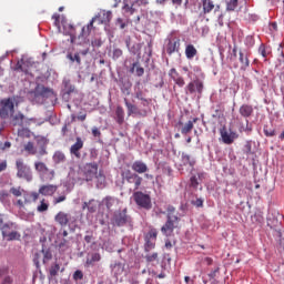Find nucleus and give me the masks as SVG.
Listing matches in <instances>:
<instances>
[{
    "label": "nucleus",
    "mask_w": 284,
    "mask_h": 284,
    "mask_svg": "<svg viewBox=\"0 0 284 284\" xmlns=\"http://www.w3.org/2000/svg\"><path fill=\"white\" fill-rule=\"evenodd\" d=\"M181 222V217H179V212L176 211V207L169 205L166 207V222L161 227L162 234L164 236H170L174 233V230L179 227V223Z\"/></svg>",
    "instance_id": "f257e3e1"
},
{
    "label": "nucleus",
    "mask_w": 284,
    "mask_h": 284,
    "mask_svg": "<svg viewBox=\"0 0 284 284\" xmlns=\"http://www.w3.org/2000/svg\"><path fill=\"white\" fill-rule=\"evenodd\" d=\"M121 179L122 183L128 185H133V190H139L143 184V178L138 173L132 172L130 169H122L121 170Z\"/></svg>",
    "instance_id": "f03ea898"
},
{
    "label": "nucleus",
    "mask_w": 284,
    "mask_h": 284,
    "mask_svg": "<svg viewBox=\"0 0 284 284\" xmlns=\"http://www.w3.org/2000/svg\"><path fill=\"white\" fill-rule=\"evenodd\" d=\"M3 239L6 241H21V233H19V225L14 222L4 223L0 227Z\"/></svg>",
    "instance_id": "7ed1b4c3"
},
{
    "label": "nucleus",
    "mask_w": 284,
    "mask_h": 284,
    "mask_svg": "<svg viewBox=\"0 0 284 284\" xmlns=\"http://www.w3.org/2000/svg\"><path fill=\"white\" fill-rule=\"evenodd\" d=\"M9 119L10 124L13 125V128H30L32 123H37V119L26 118L21 111H18L17 113L13 112Z\"/></svg>",
    "instance_id": "20e7f679"
},
{
    "label": "nucleus",
    "mask_w": 284,
    "mask_h": 284,
    "mask_svg": "<svg viewBox=\"0 0 284 284\" xmlns=\"http://www.w3.org/2000/svg\"><path fill=\"white\" fill-rule=\"evenodd\" d=\"M128 223H132V217L128 214V209L113 212L111 224L115 227H125Z\"/></svg>",
    "instance_id": "39448f33"
},
{
    "label": "nucleus",
    "mask_w": 284,
    "mask_h": 284,
    "mask_svg": "<svg viewBox=\"0 0 284 284\" xmlns=\"http://www.w3.org/2000/svg\"><path fill=\"white\" fill-rule=\"evenodd\" d=\"M16 170L18 179H23L28 183L32 181V169L28 164H26L23 159H18L16 161Z\"/></svg>",
    "instance_id": "423d86ee"
},
{
    "label": "nucleus",
    "mask_w": 284,
    "mask_h": 284,
    "mask_svg": "<svg viewBox=\"0 0 284 284\" xmlns=\"http://www.w3.org/2000/svg\"><path fill=\"white\" fill-rule=\"evenodd\" d=\"M133 201L139 207H142V210H152V197L150 194L136 191L133 193Z\"/></svg>",
    "instance_id": "0eeeda50"
},
{
    "label": "nucleus",
    "mask_w": 284,
    "mask_h": 284,
    "mask_svg": "<svg viewBox=\"0 0 284 284\" xmlns=\"http://www.w3.org/2000/svg\"><path fill=\"white\" fill-rule=\"evenodd\" d=\"M14 114V102L12 99L7 98L0 101V119H10Z\"/></svg>",
    "instance_id": "6e6552de"
},
{
    "label": "nucleus",
    "mask_w": 284,
    "mask_h": 284,
    "mask_svg": "<svg viewBox=\"0 0 284 284\" xmlns=\"http://www.w3.org/2000/svg\"><path fill=\"white\" fill-rule=\"evenodd\" d=\"M220 135L221 139L223 141V143H225V145H232V143H234V141L236 139H239V133H236V131H227V126L224 125L220 129Z\"/></svg>",
    "instance_id": "1a4fd4ad"
},
{
    "label": "nucleus",
    "mask_w": 284,
    "mask_h": 284,
    "mask_svg": "<svg viewBox=\"0 0 284 284\" xmlns=\"http://www.w3.org/2000/svg\"><path fill=\"white\" fill-rule=\"evenodd\" d=\"M156 236H159V232L156 229H151L144 236L145 245L144 250L145 252H150L151 250H154L156 247Z\"/></svg>",
    "instance_id": "9d476101"
},
{
    "label": "nucleus",
    "mask_w": 284,
    "mask_h": 284,
    "mask_svg": "<svg viewBox=\"0 0 284 284\" xmlns=\"http://www.w3.org/2000/svg\"><path fill=\"white\" fill-rule=\"evenodd\" d=\"M85 181H92L99 174V164L97 162L87 163L82 169Z\"/></svg>",
    "instance_id": "9b49d317"
},
{
    "label": "nucleus",
    "mask_w": 284,
    "mask_h": 284,
    "mask_svg": "<svg viewBox=\"0 0 284 284\" xmlns=\"http://www.w3.org/2000/svg\"><path fill=\"white\" fill-rule=\"evenodd\" d=\"M34 170L38 172V174L44 175L49 173V181H52L54 179V170L48 169V165L44 162H34Z\"/></svg>",
    "instance_id": "f8f14e48"
},
{
    "label": "nucleus",
    "mask_w": 284,
    "mask_h": 284,
    "mask_svg": "<svg viewBox=\"0 0 284 284\" xmlns=\"http://www.w3.org/2000/svg\"><path fill=\"white\" fill-rule=\"evenodd\" d=\"M83 139L77 138L75 143L71 145L70 148V154L71 156H75V159H81V150H83Z\"/></svg>",
    "instance_id": "ddd939ff"
},
{
    "label": "nucleus",
    "mask_w": 284,
    "mask_h": 284,
    "mask_svg": "<svg viewBox=\"0 0 284 284\" xmlns=\"http://www.w3.org/2000/svg\"><path fill=\"white\" fill-rule=\"evenodd\" d=\"M179 50H181V39L173 38V39L169 40V42L166 44V53L169 55H172V54H174V52H179Z\"/></svg>",
    "instance_id": "4468645a"
},
{
    "label": "nucleus",
    "mask_w": 284,
    "mask_h": 284,
    "mask_svg": "<svg viewBox=\"0 0 284 284\" xmlns=\"http://www.w3.org/2000/svg\"><path fill=\"white\" fill-rule=\"evenodd\" d=\"M131 169L134 174H145L150 169L148 164L141 160H136L132 163Z\"/></svg>",
    "instance_id": "2eb2a0df"
},
{
    "label": "nucleus",
    "mask_w": 284,
    "mask_h": 284,
    "mask_svg": "<svg viewBox=\"0 0 284 284\" xmlns=\"http://www.w3.org/2000/svg\"><path fill=\"white\" fill-rule=\"evenodd\" d=\"M186 90L190 92V94H194V92L202 94L203 93V81L196 79V80L190 82L186 85Z\"/></svg>",
    "instance_id": "dca6fc26"
},
{
    "label": "nucleus",
    "mask_w": 284,
    "mask_h": 284,
    "mask_svg": "<svg viewBox=\"0 0 284 284\" xmlns=\"http://www.w3.org/2000/svg\"><path fill=\"white\" fill-rule=\"evenodd\" d=\"M57 190H59V186L54 184H44L39 187V194H42V196H53Z\"/></svg>",
    "instance_id": "f3484780"
},
{
    "label": "nucleus",
    "mask_w": 284,
    "mask_h": 284,
    "mask_svg": "<svg viewBox=\"0 0 284 284\" xmlns=\"http://www.w3.org/2000/svg\"><path fill=\"white\" fill-rule=\"evenodd\" d=\"M169 77L174 81L175 85H179V88H183V85H185V79L181 77V74L179 73V71H176L175 68H172L169 71Z\"/></svg>",
    "instance_id": "a211bd4d"
},
{
    "label": "nucleus",
    "mask_w": 284,
    "mask_h": 284,
    "mask_svg": "<svg viewBox=\"0 0 284 284\" xmlns=\"http://www.w3.org/2000/svg\"><path fill=\"white\" fill-rule=\"evenodd\" d=\"M93 19H97L98 23L108 26L110 21H112V11H103L102 13L97 14L93 17Z\"/></svg>",
    "instance_id": "6ab92c4d"
},
{
    "label": "nucleus",
    "mask_w": 284,
    "mask_h": 284,
    "mask_svg": "<svg viewBox=\"0 0 284 284\" xmlns=\"http://www.w3.org/2000/svg\"><path fill=\"white\" fill-rule=\"evenodd\" d=\"M54 221L55 223H58L59 225H61V227H65V225H68V223H70V214L60 211L55 216H54Z\"/></svg>",
    "instance_id": "aec40b11"
},
{
    "label": "nucleus",
    "mask_w": 284,
    "mask_h": 284,
    "mask_svg": "<svg viewBox=\"0 0 284 284\" xmlns=\"http://www.w3.org/2000/svg\"><path fill=\"white\" fill-rule=\"evenodd\" d=\"M199 121V118H194L193 120L187 121L186 123L183 124V122H179V125H182L181 128V134L186 135L194 130V123Z\"/></svg>",
    "instance_id": "412c9836"
},
{
    "label": "nucleus",
    "mask_w": 284,
    "mask_h": 284,
    "mask_svg": "<svg viewBox=\"0 0 284 284\" xmlns=\"http://www.w3.org/2000/svg\"><path fill=\"white\" fill-rule=\"evenodd\" d=\"M94 23H97V18H92L90 23L82 28L79 39H88L89 34H91L94 29Z\"/></svg>",
    "instance_id": "4be33fe9"
},
{
    "label": "nucleus",
    "mask_w": 284,
    "mask_h": 284,
    "mask_svg": "<svg viewBox=\"0 0 284 284\" xmlns=\"http://www.w3.org/2000/svg\"><path fill=\"white\" fill-rule=\"evenodd\" d=\"M36 94H38V97H43L44 99H48L49 97H52L53 91L50 88H47L42 84H38L36 87Z\"/></svg>",
    "instance_id": "5701e85b"
},
{
    "label": "nucleus",
    "mask_w": 284,
    "mask_h": 284,
    "mask_svg": "<svg viewBox=\"0 0 284 284\" xmlns=\"http://www.w3.org/2000/svg\"><path fill=\"white\" fill-rule=\"evenodd\" d=\"M101 261V253H89L87 256L85 265L87 267H94L95 263H99Z\"/></svg>",
    "instance_id": "b1692460"
},
{
    "label": "nucleus",
    "mask_w": 284,
    "mask_h": 284,
    "mask_svg": "<svg viewBox=\"0 0 284 284\" xmlns=\"http://www.w3.org/2000/svg\"><path fill=\"white\" fill-rule=\"evenodd\" d=\"M239 61L241 63V70L245 71L250 68V55L247 53L240 51Z\"/></svg>",
    "instance_id": "393cba45"
},
{
    "label": "nucleus",
    "mask_w": 284,
    "mask_h": 284,
    "mask_svg": "<svg viewBox=\"0 0 284 284\" xmlns=\"http://www.w3.org/2000/svg\"><path fill=\"white\" fill-rule=\"evenodd\" d=\"M115 121L119 123V125H123L125 121V111L123 110V106L118 105L115 109Z\"/></svg>",
    "instance_id": "a878e982"
},
{
    "label": "nucleus",
    "mask_w": 284,
    "mask_h": 284,
    "mask_svg": "<svg viewBox=\"0 0 284 284\" xmlns=\"http://www.w3.org/2000/svg\"><path fill=\"white\" fill-rule=\"evenodd\" d=\"M124 105L128 109V116H132V114H139V108L132 104L128 98H124Z\"/></svg>",
    "instance_id": "bb28decb"
},
{
    "label": "nucleus",
    "mask_w": 284,
    "mask_h": 284,
    "mask_svg": "<svg viewBox=\"0 0 284 284\" xmlns=\"http://www.w3.org/2000/svg\"><path fill=\"white\" fill-rule=\"evenodd\" d=\"M254 112V109L250 104H243L240 108V114L244 116L245 119L252 116V113Z\"/></svg>",
    "instance_id": "cd10ccee"
},
{
    "label": "nucleus",
    "mask_w": 284,
    "mask_h": 284,
    "mask_svg": "<svg viewBox=\"0 0 284 284\" xmlns=\"http://www.w3.org/2000/svg\"><path fill=\"white\" fill-rule=\"evenodd\" d=\"M131 74H136V77H143L145 74V69L139 64V62H134L130 69Z\"/></svg>",
    "instance_id": "c85d7f7f"
},
{
    "label": "nucleus",
    "mask_w": 284,
    "mask_h": 284,
    "mask_svg": "<svg viewBox=\"0 0 284 284\" xmlns=\"http://www.w3.org/2000/svg\"><path fill=\"white\" fill-rule=\"evenodd\" d=\"M135 99H139V101H142V105L144 108L150 105V100L145 98V93L143 92V90H141V88H138V90H135Z\"/></svg>",
    "instance_id": "c756f323"
},
{
    "label": "nucleus",
    "mask_w": 284,
    "mask_h": 284,
    "mask_svg": "<svg viewBox=\"0 0 284 284\" xmlns=\"http://www.w3.org/2000/svg\"><path fill=\"white\" fill-rule=\"evenodd\" d=\"M199 54V51L194 47V44H187L185 48V57L186 59H194Z\"/></svg>",
    "instance_id": "7c9ffc66"
},
{
    "label": "nucleus",
    "mask_w": 284,
    "mask_h": 284,
    "mask_svg": "<svg viewBox=\"0 0 284 284\" xmlns=\"http://www.w3.org/2000/svg\"><path fill=\"white\" fill-rule=\"evenodd\" d=\"M182 163L183 165H190V168H194V165H196V160H194L187 153H182Z\"/></svg>",
    "instance_id": "2f4dec72"
},
{
    "label": "nucleus",
    "mask_w": 284,
    "mask_h": 284,
    "mask_svg": "<svg viewBox=\"0 0 284 284\" xmlns=\"http://www.w3.org/2000/svg\"><path fill=\"white\" fill-rule=\"evenodd\" d=\"M203 179V173H197L196 175H192L190 178V186L193 187V190H199V180Z\"/></svg>",
    "instance_id": "473e14b6"
},
{
    "label": "nucleus",
    "mask_w": 284,
    "mask_h": 284,
    "mask_svg": "<svg viewBox=\"0 0 284 284\" xmlns=\"http://www.w3.org/2000/svg\"><path fill=\"white\" fill-rule=\"evenodd\" d=\"M214 10V2L212 0H203V14H210Z\"/></svg>",
    "instance_id": "72a5a7b5"
},
{
    "label": "nucleus",
    "mask_w": 284,
    "mask_h": 284,
    "mask_svg": "<svg viewBox=\"0 0 284 284\" xmlns=\"http://www.w3.org/2000/svg\"><path fill=\"white\" fill-rule=\"evenodd\" d=\"M82 210H88V212H90V214H94V212H97V205L94 204V200L84 202L82 204Z\"/></svg>",
    "instance_id": "f704fd0d"
},
{
    "label": "nucleus",
    "mask_w": 284,
    "mask_h": 284,
    "mask_svg": "<svg viewBox=\"0 0 284 284\" xmlns=\"http://www.w3.org/2000/svg\"><path fill=\"white\" fill-rule=\"evenodd\" d=\"M118 201L116 199L112 197V196H106L104 199V205L106 207V210H112V207H114V205H116Z\"/></svg>",
    "instance_id": "c9c22d12"
},
{
    "label": "nucleus",
    "mask_w": 284,
    "mask_h": 284,
    "mask_svg": "<svg viewBox=\"0 0 284 284\" xmlns=\"http://www.w3.org/2000/svg\"><path fill=\"white\" fill-rule=\"evenodd\" d=\"M239 8V0H227L226 10L227 12H234Z\"/></svg>",
    "instance_id": "e433bc0d"
},
{
    "label": "nucleus",
    "mask_w": 284,
    "mask_h": 284,
    "mask_svg": "<svg viewBox=\"0 0 284 284\" xmlns=\"http://www.w3.org/2000/svg\"><path fill=\"white\" fill-rule=\"evenodd\" d=\"M53 161L54 163L59 164V163H64L65 161V154L61 151H57L54 154H53Z\"/></svg>",
    "instance_id": "4c0bfd02"
},
{
    "label": "nucleus",
    "mask_w": 284,
    "mask_h": 284,
    "mask_svg": "<svg viewBox=\"0 0 284 284\" xmlns=\"http://www.w3.org/2000/svg\"><path fill=\"white\" fill-rule=\"evenodd\" d=\"M50 209V202H48V200L42 199L40 201V205H38L37 210L38 212H48V210Z\"/></svg>",
    "instance_id": "58836bf2"
},
{
    "label": "nucleus",
    "mask_w": 284,
    "mask_h": 284,
    "mask_svg": "<svg viewBox=\"0 0 284 284\" xmlns=\"http://www.w3.org/2000/svg\"><path fill=\"white\" fill-rule=\"evenodd\" d=\"M60 270H61V265H59L58 263L51 265L49 270L50 277L54 278V276H58Z\"/></svg>",
    "instance_id": "ea45409f"
},
{
    "label": "nucleus",
    "mask_w": 284,
    "mask_h": 284,
    "mask_svg": "<svg viewBox=\"0 0 284 284\" xmlns=\"http://www.w3.org/2000/svg\"><path fill=\"white\" fill-rule=\"evenodd\" d=\"M14 70L24 72V74H28V68H26V62L23 60H19L17 62Z\"/></svg>",
    "instance_id": "a19ab883"
},
{
    "label": "nucleus",
    "mask_w": 284,
    "mask_h": 284,
    "mask_svg": "<svg viewBox=\"0 0 284 284\" xmlns=\"http://www.w3.org/2000/svg\"><path fill=\"white\" fill-rule=\"evenodd\" d=\"M24 151L28 152V154L34 155L37 154V148H34V143L28 142L24 145Z\"/></svg>",
    "instance_id": "79ce46f5"
},
{
    "label": "nucleus",
    "mask_w": 284,
    "mask_h": 284,
    "mask_svg": "<svg viewBox=\"0 0 284 284\" xmlns=\"http://www.w3.org/2000/svg\"><path fill=\"white\" fill-rule=\"evenodd\" d=\"M18 136L30 139V130L28 126H21V129L18 130Z\"/></svg>",
    "instance_id": "37998d69"
},
{
    "label": "nucleus",
    "mask_w": 284,
    "mask_h": 284,
    "mask_svg": "<svg viewBox=\"0 0 284 284\" xmlns=\"http://www.w3.org/2000/svg\"><path fill=\"white\" fill-rule=\"evenodd\" d=\"M67 59H70L72 63L75 61L78 65H81V55H79V53H75L74 55L72 53H68Z\"/></svg>",
    "instance_id": "c03bdc74"
},
{
    "label": "nucleus",
    "mask_w": 284,
    "mask_h": 284,
    "mask_svg": "<svg viewBox=\"0 0 284 284\" xmlns=\"http://www.w3.org/2000/svg\"><path fill=\"white\" fill-rule=\"evenodd\" d=\"M258 54H261V57H263L264 59H267V54H270V50L267 49V47H265L263 43L260 45L258 48Z\"/></svg>",
    "instance_id": "a18cd8bd"
},
{
    "label": "nucleus",
    "mask_w": 284,
    "mask_h": 284,
    "mask_svg": "<svg viewBox=\"0 0 284 284\" xmlns=\"http://www.w3.org/2000/svg\"><path fill=\"white\" fill-rule=\"evenodd\" d=\"M264 134L265 136H275L276 131L270 125H264Z\"/></svg>",
    "instance_id": "49530a36"
},
{
    "label": "nucleus",
    "mask_w": 284,
    "mask_h": 284,
    "mask_svg": "<svg viewBox=\"0 0 284 284\" xmlns=\"http://www.w3.org/2000/svg\"><path fill=\"white\" fill-rule=\"evenodd\" d=\"M146 263H154V261H159V253H152L145 255Z\"/></svg>",
    "instance_id": "de8ad7c7"
},
{
    "label": "nucleus",
    "mask_w": 284,
    "mask_h": 284,
    "mask_svg": "<svg viewBox=\"0 0 284 284\" xmlns=\"http://www.w3.org/2000/svg\"><path fill=\"white\" fill-rule=\"evenodd\" d=\"M95 179L98 180V183H100V185H105V174H103L102 170L99 171V174L95 175Z\"/></svg>",
    "instance_id": "09e8293b"
},
{
    "label": "nucleus",
    "mask_w": 284,
    "mask_h": 284,
    "mask_svg": "<svg viewBox=\"0 0 284 284\" xmlns=\"http://www.w3.org/2000/svg\"><path fill=\"white\" fill-rule=\"evenodd\" d=\"M124 10V12H129V14H134V12H136V9L134 8V4H132L130 7V4L124 2V6L122 8Z\"/></svg>",
    "instance_id": "8fccbe9b"
},
{
    "label": "nucleus",
    "mask_w": 284,
    "mask_h": 284,
    "mask_svg": "<svg viewBox=\"0 0 284 284\" xmlns=\"http://www.w3.org/2000/svg\"><path fill=\"white\" fill-rule=\"evenodd\" d=\"M10 194H13V196H22L23 190L19 187H11L10 189Z\"/></svg>",
    "instance_id": "3c124183"
},
{
    "label": "nucleus",
    "mask_w": 284,
    "mask_h": 284,
    "mask_svg": "<svg viewBox=\"0 0 284 284\" xmlns=\"http://www.w3.org/2000/svg\"><path fill=\"white\" fill-rule=\"evenodd\" d=\"M43 253V263H48V261H51L52 258V252H50L49 250H42Z\"/></svg>",
    "instance_id": "603ef678"
},
{
    "label": "nucleus",
    "mask_w": 284,
    "mask_h": 284,
    "mask_svg": "<svg viewBox=\"0 0 284 284\" xmlns=\"http://www.w3.org/2000/svg\"><path fill=\"white\" fill-rule=\"evenodd\" d=\"M221 114H223V110L221 109V104L217 105V108L214 110V113L212 114L213 119H221Z\"/></svg>",
    "instance_id": "864d4df0"
},
{
    "label": "nucleus",
    "mask_w": 284,
    "mask_h": 284,
    "mask_svg": "<svg viewBox=\"0 0 284 284\" xmlns=\"http://www.w3.org/2000/svg\"><path fill=\"white\" fill-rule=\"evenodd\" d=\"M254 43H255L254 37L247 36L245 39V45H247L248 48H254Z\"/></svg>",
    "instance_id": "5fc2aeb1"
},
{
    "label": "nucleus",
    "mask_w": 284,
    "mask_h": 284,
    "mask_svg": "<svg viewBox=\"0 0 284 284\" xmlns=\"http://www.w3.org/2000/svg\"><path fill=\"white\" fill-rule=\"evenodd\" d=\"M87 234L88 235L84 236L85 243H92V241H94V234L90 231H87Z\"/></svg>",
    "instance_id": "6e6d98bb"
},
{
    "label": "nucleus",
    "mask_w": 284,
    "mask_h": 284,
    "mask_svg": "<svg viewBox=\"0 0 284 284\" xmlns=\"http://www.w3.org/2000/svg\"><path fill=\"white\" fill-rule=\"evenodd\" d=\"M113 270H115V274H123V270H124L123 264L121 263L115 264Z\"/></svg>",
    "instance_id": "4d7b16f0"
},
{
    "label": "nucleus",
    "mask_w": 284,
    "mask_h": 284,
    "mask_svg": "<svg viewBox=\"0 0 284 284\" xmlns=\"http://www.w3.org/2000/svg\"><path fill=\"white\" fill-rule=\"evenodd\" d=\"M73 278H74V281H82V278H83V272L82 271H75L74 273H73Z\"/></svg>",
    "instance_id": "13d9d810"
},
{
    "label": "nucleus",
    "mask_w": 284,
    "mask_h": 284,
    "mask_svg": "<svg viewBox=\"0 0 284 284\" xmlns=\"http://www.w3.org/2000/svg\"><path fill=\"white\" fill-rule=\"evenodd\" d=\"M68 197L65 195H60L58 197L53 199V203L54 205H58V203H63V201H65Z\"/></svg>",
    "instance_id": "bf43d9fd"
},
{
    "label": "nucleus",
    "mask_w": 284,
    "mask_h": 284,
    "mask_svg": "<svg viewBox=\"0 0 284 284\" xmlns=\"http://www.w3.org/2000/svg\"><path fill=\"white\" fill-rule=\"evenodd\" d=\"M120 57H123V50L114 49L113 50V59H120Z\"/></svg>",
    "instance_id": "052dcab7"
},
{
    "label": "nucleus",
    "mask_w": 284,
    "mask_h": 284,
    "mask_svg": "<svg viewBox=\"0 0 284 284\" xmlns=\"http://www.w3.org/2000/svg\"><path fill=\"white\" fill-rule=\"evenodd\" d=\"M39 194H41V193H39V191H38V193L37 192L30 193V197L32 199L33 203H37V201H39Z\"/></svg>",
    "instance_id": "680f3d73"
},
{
    "label": "nucleus",
    "mask_w": 284,
    "mask_h": 284,
    "mask_svg": "<svg viewBox=\"0 0 284 284\" xmlns=\"http://www.w3.org/2000/svg\"><path fill=\"white\" fill-rule=\"evenodd\" d=\"M8 170V161L3 160L0 162V172H6Z\"/></svg>",
    "instance_id": "e2e57ef3"
},
{
    "label": "nucleus",
    "mask_w": 284,
    "mask_h": 284,
    "mask_svg": "<svg viewBox=\"0 0 284 284\" xmlns=\"http://www.w3.org/2000/svg\"><path fill=\"white\" fill-rule=\"evenodd\" d=\"M130 88H132V83L128 82L126 84H124V87L122 88V92H126V94H130Z\"/></svg>",
    "instance_id": "0e129e2a"
},
{
    "label": "nucleus",
    "mask_w": 284,
    "mask_h": 284,
    "mask_svg": "<svg viewBox=\"0 0 284 284\" xmlns=\"http://www.w3.org/2000/svg\"><path fill=\"white\" fill-rule=\"evenodd\" d=\"M91 132H92V135L95 136V138L101 136V131L97 126L92 128Z\"/></svg>",
    "instance_id": "69168bd1"
},
{
    "label": "nucleus",
    "mask_w": 284,
    "mask_h": 284,
    "mask_svg": "<svg viewBox=\"0 0 284 284\" xmlns=\"http://www.w3.org/2000/svg\"><path fill=\"white\" fill-rule=\"evenodd\" d=\"M193 205H195V207H203V200L196 199Z\"/></svg>",
    "instance_id": "338daca9"
},
{
    "label": "nucleus",
    "mask_w": 284,
    "mask_h": 284,
    "mask_svg": "<svg viewBox=\"0 0 284 284\" xmlns=\"http://www.w3.org/2000/svg\"><path fill=\"white\" fill-rule=\"evenodd\" d=\"M116 26H120L121 30H123L125 28V23L123 22V19L118 18Z\"/></svg>",
    "instance_id": "774afa93"
}]
</instances>
